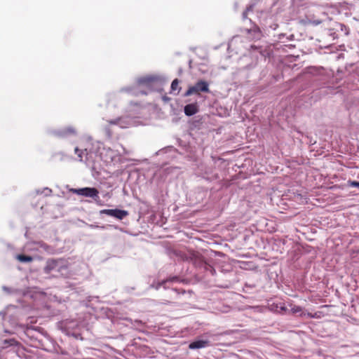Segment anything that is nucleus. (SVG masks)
<instances>
[{
    "mask_svg": "<svg viewBox=\"0 0 359 359\" xmlns=\"http://www.w3.org/2000/svg\"><path fill=\"white\" fill-rule=\"evenodd\" d=\"M69 192L86 197H90L93 198H99V191L96 188L94 187H85L81 189L72 188L69 189Z\"/></svg>",
    "mask_w": 359,
    "mask_h": 359,
    "instance_id": "nucleus-1",
    "label": "nucleus"
},
{
    "mask_svg": "<svg viewBox=\"0 0 359 359\" xmlns=\"http://www.w3.org/2000/svg\"><path fill=\"white\" fill-rule=\"evenodd\" d=\"M200 92H209L208 83L205 81L200 80L194 86H191L185 93L186 96H189L192 94H199Z\"/></svg>",
    "mask_w": 359,
    "mask_h": 359,
    "instance_id": "nucleus-2",
    "label": "nucleus"
},
{
    "mask_svg": "<svg viewBox=\"0 0 359 359\" xmlns=\"http://www.w3.org/2000/svg\"><path fill=\"white\" fill-rule=\"evenodd\" d=\"M62 262V259H48L46 261L45 267L43 268V271L47 274L54 270L60 271V270L64 268V266L60 264Z\"/></svg>",
    "mask_w": 359,
    "mask_h": 359,
    "instance_id": "nucleus-3",
    "label": "nucleus"
},
{
    "mask_svg": "<svg viewBox=\"0 0 359 359\" xmlns=\"http://www.w3.org/2000/svg\"><path fill=\"white\" fill-rule=\"evenodd\" d=\"M100 214H104L114 217L118 219H122L128 215V212L126 210L119 209H104L100 210Z\"/></svg>",
    "mask_w": 359,
    "mask_h": 359,
    "instance_id": "nucleus-4",
    "label": "nucleus"
},
{
    "mask_svg": "<svg viewBox=\"0 0 359 359\" xmlns=\"http://www.w3.org/2000/svg\"><path fill=\"white\" fill-rule=\"evenodd\" d=\"M160 81V78L157 76H146L139 79V83L147 86H151L155 83Z\"/></svg>",
    "mask_w": 359,
    "mask_h": 359,
    "instance_id": "nucleus-5",
    "label": "nucleus"
},
{
    "mask_svg": "<svg viewBox=\"0 0 359 359\" xmlns=\"http://www.w3.org/2000/svg\"><path fill=\"white\" fill-rule=\"evenodd\" d=\"M209 345V341L206 340H198L189 344V348L190 349H196L205 348Z\"/></svg>",
    "mask_w": 359,
    "mask_h": 359,
    "instance_id": "nucleus-6",
    "label": "nucleus"
},
{
    "mask_svg": "<svg viewBox=\"0 0 359 359\" xmlns=\"http://www.w3.org/2000/svg\"><path fill=\"white\" fill-rule=\"evenodd\" d=\"M198 111L196 104H189L184 107V113L187 116H192Z\"/></svg>",
    "mask_w": 359,
    "mask_h": 359,
    "instance_id": "nucleus-7",
    "label": "nucleus"
},
{
    "mask_svg": "<svg viewBox=\"0 0 359 359\" xmlns=\"http://www.w3.org/2000/svg\"><path fill=\"white\" fill-rule=\"evenodd\" d=\"M16 259L20 262H31L33 261V257L25 255H18Z\"/></svg>",
    "mask_w": 359,
    "mask_h": 359,
    "instance_id": "nucleus-8",
    "label": "nucleus"
},
{
    "mask_svg": "<svg viewBox=\"0 0 359 359\" xmlns=\"http://www.w3.org/2000/svg\"><path fill=\"white\" fill-rule=\"evenodd\" d=\"M179 80L177 79H175L172 81L171 83V90L175 92L177 91V93H179L180 88L179 87Z\"/></svg>",
    "mask_w": 359,
    "mask_h": 359,
    "instance_id": "nucleus-9",
    "label": "nucleus"
},
{
    "mask_svg": "<svg viewBox=\"0 0 359 359\" xmlns=\"http://www.w3.org/2000/svg\"><path fill=\"white\" fill-rule=\"evenodd\" d=\"M18 344V341L15 339H5L4 341V345L5 347L9 346H15Z\"/></svg>",
    "mask_w": 359,
    "mask_h": 359,
    "instance_id": "nucleus-10",
    "label": "nucleus"
},
{
    "mask_svg": "<svg viewBox=\"0 0 359 359\" xmlns=\"http://www.w3.org/2000/svg\"><path fill=\"white\" fill-rule=\"evenodd\" d=\"M75 133V130L74 129L72 128H68L67 129H65L62 133L63 135H67V134H74Z\"/></svg>",
    "mask_w": 359,
    "mask_h": 359,
    "instance_id": "nucleus-11",
    "label": "nucleus"
},
{
    "mask_svg": "<svg viewBox=\"0 0 359 359\" xmlns=\"http://www.w3.org/2000/svg\"><path fill=\"white\" fill-rule=\"evenodd\" d=\"M348 183L351 187L359 188V182L348 181Z\"/></svg>",
    "mask_w": 359,
    "mask_h": 359,
    "instance_id": "nucleus-12",
    "label": "nucleus"
},
{
    "mask_svg": "<svg viewBox=\"0 0 359 359\" xmlns=\"http://www.w3.org/2000/svg\"><path fill=\"white\" fill-rule=\"evenodd\" d=\"M41 248H43V249H45V250H47V249H48V245H46V244H44V243L41 244Z\"/></svg>",
    "mask_w": 359,
    "mask_h": 359,
    "instance_id": "nucleus-13",
    "label": "nucleus"
},
{
    "mask_svg": "<svg viewBox=\"0 0 359 359\" xmlns=\"http://www.w3.org/2000/svg\"><path fill=\"white\" fill-rule=\"evenodd\" d=\"M292 311H293V313H295L299 311V309H298V308L293 306Z\"/></svg>",
    "mask_w": 359,
    "mask_h": 359,
    "instance_id": "nucleus-14",
    "label": "nucleus"
},
{
    "mask_svg": "<svg viewBox=\"0 0 359 359\" xmlns=\"http://www.w3.org/2000/svg\"><path fill=\"white\" fill-rule=\"evenodd\" d=\"M280 311H285V306H284L281 305V306H280Z\"/></svg>",
    "mask_w": 359,
    "mask_h": 359,
    "instance_id": "nucleus-15",
    "label": "nucleus"
},
{
    "mask_svg": "<svg viewBox=\"0 0 359 359\" xmlns=\"http://www.w3.org/2000/svg\"><path fill=\"white\" fill-rule=\"evenodd\" d=\"M110 123H112V124H116L117 123L116 121H109Z\"/></svg>",
    "mask_w": 359,
    "mask_h": 359,
    "instance_id": "nucleus-16",
    "label": "nucleus"
},
{
    "mask_svg": "<svg viewBox=\"0 0 359 359\" xmlns=\"http://www.w3.org/2000/svg\"><path fill=\"white\" fill-rule=\"evenodd\" d=\"M79 151V149L76 147L75 148V152L77 154Z\"/></svg>",
    "mask_w": 359,
    "mask_h": 359,
    "instance_id": "nucleus-17",
    "label": "nucleus"
},
{
    "mask_svg": "<svg viewBox=\"0 0 359 359\" xmlns=\"http://www.w3.org/2000/svg\"><path fill=\"white\" fill-rule=\"evenodd\" d=\"M319 23H320V21H318V22H315V24H316V25H318Z\"/></svg>",
    "mask_w": 359,
    "mask_h": 359,
    "instance_id": "nucleus-18",
    "label": "nucleus"
},
{
    "mask_svg": "<svg viewBox=\"0 0 359 359\" xmlns=\"http://www.w3.org/2000/svg\"><path fill=\"white\" fill-rule=\"evenodd\" d=\"M176 279H177V278H176V277H174V278L172 279V280H176Z\"/></svg>",
    "mask_w": 359,
    "mask_h": 359,
    "instance_id": "nucleus-19",
    "label": "nucleus"
}]
</instances>
